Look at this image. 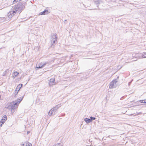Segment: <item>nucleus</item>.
Wrapping results in <instances>:
<instances>
[{
    "label": "nucleus",
    "instance_id": "7",
    "mask_svg": "<svg viewBox=\"0 0 146 146\" xmlns=\"http://www.w3.org/2000/svg\"><path fill=\"white\" fill-rule=\"evenodd\" d=\"M46 63H43L41 62L40 63L37 64L36 65V68H40L44 67L46 65Z\"/></svg>",
    "mask_w": 146,
    "mask_h": 146
},
{
    "label": "nucleus",
    "instance_id": "9",
    "mask_svg": "<svg viewBox=\"0 0 146 146\" xmlns=\"http://www.w3.org/2000/svg\"><path fill=\"white\" fill-rule=\"evenodd\" d=\"M22 84H20L17 86L15 90V92L17 91V92H16V94H17L18 92L20 90L21 88L22 87Z\"/></svg>",
    "mask_w": 146,
    "mask_h": 146
},
{
    "label": "nucleus",
    "instance_id": "15",
    "mask_svg": "<svg viewBox=\"0 0 146 146\" xmlns=\"http://www.w3.org/2000/svg\"><path fill=\"white\" fill-rule=\"evenodd\" d=\"M60 105H58L54 107L53 108L54 109V110H55V111H56L60 107Z\"/></svg>",
    "mask_w": 146,
    "mask_h": 146
},
{
    "label": "nucleus",
    "instance_id": "26",
    "mask_svg": "<svg viewBox=\"0 0 146 146\" xmlns=\"http://www.w3.org/2000/svg\"><path fill=\"white\" fill-rule=\"evenodd\" d=\"M30 133L29 131H28L27 132V134H28Z\"/></svg>",
    "mask_w": 146,
    "mask_h": 146
},
{
    "label": "nucleus",
    "instance_id": "29",
    "mask_svg": "<svg viewBox=\"0 0 146 146\" xmlns=\"http://www.w3.org/2000/svg\"><path fill=\"white\" fill-rule=\"evenodd\" d=\"M133 55H132L133 56H132V57H133V56H133Z\"/></svg>",
    "mask_w": 146,
    "mask_h": 146
},
{
    "label": "nucleus",
    "instance_id": "10",
    "mask_svg": "<svg viewBox=\"0 0 146 146\" xmlns=\"http://www.w3.org/2000/svg\"><path fill=\"white\" fill-rule=\"evenodd\" d=\"M22 145L23 146H32V144L28 142L24 143Z\"/></svg>",
    "mask_w": 146,
    "mask_h": 146
},
{
    "label": "nucleus",
    "instance_id": "19",
    "mask_svg": "<svg viewBox=\"0 0 146 146\" xmlns=\"http://www.w3.org/2000/svg\"><path fill=\"white\" fill-rule=\"evenodd\" d=\"M143 58H146V52L144 53L142 56Z\"/></svg>",
    "mask_w": 146,
    "mask_h": 146
},
{
    "label": "nucleus",
    "instance_id": "27",
    "mask_svg": "<svg viewBox=\"0 0 146 146\" xmlns=\"http://www.w3.org/2000/svg\"><path fill=\"white\" fill-rule=\"evenodd\" d=\"M141 114V113L140 112V113H139V114H137V115H138V114Z\"/></svg>",
    "mask_w": 146,
    "mask_h": 146
},
{
    "label": "nucleus",
    "instance_id": "20",
    "mask_svg": "<svg viewBox=\"0 0 146 146\" xmlns=\"http://www.w3.org/2000/svg\"><path fill=\"white\" fill-rule=\"evenodd\" d=\"M5 121L3 120H2L1 119V121H0V122L2 123V124H4Z\"/></svg>",
    "mask_w": 146,
    "mask_h": 146
},
{
    "label": "nucleus",
    "instance_id": "5",
    "mask_svg": "<svg viewBox=\"0 0 146 146\" xmlns=\"http://www.w3.org/2000/svg\"><path fill=\"white\" fill-rule=\"evenodd\" d=\"M15 7V8L16 9H17V11L19 10L20 11L24 8V4L22 3L18 4Z\"/></svg>",
    "mask_w": 146,
    "mask_h": 146
},
{
    "label": "nucleus",
    "instance_id": "6",
    "mask_svg": "<svg viewBox=\"0 0 146 146\" xmlns=\"http://www.w3.org/2000/svg\"><path fill=\"white\" fill-rule=\"evenodd\" d=\"M48 84L49 86L52 87L53 85H55L56 82L55 79L54 78H51Z\"/></svg>",
    "mask_w": 146,
    "mask_h": 146
},
{
    "label": "nucleus",
    "instance_id": "12",
    "mask_svg": "<svg viewBox=\"0 0 146 146\" xmlns=\"http://www.w3.org/2000/svg\"><path fill=\"white\" fill-rule=\"evenodd\" d=\"M49 12H48V11L47 10H44L43 12H40L39 13V15H44L45 14H48Z\"/></svg>",
    "mask_w": 146,
    "mask_h": 146
},
{
    "label": "nucleus",
    "instance_id": "21",
    "mask_svg": "<svg viewBox=\"0 0 146 146\" xmlns=\"http://www.w3.org/2000/svg\"><path fill=\"white\" fill-rule=\"evenodd\" d=\"M17 0H15L13 1V3H15L17 2Z\"/></svg>",
    "mask_w": 146,
    "mask_h": 146
},
{
    "label": "nucleus",
    "instance_id": "4",
    "mask_svg": "<svg viewBox=\"0 0 146 146\" xmlns=\"http://www.w3.org/2000/svg\"><path fill=\"white\" fill-rule=\"evenodd\" d=\"M57 38L56 34L53 33L52 35L51 40V46H54V44H55Z\"/></svg>",
    "mask_w": 146,
    "mask_h": 146
},
{
    "label": "nucleus",
    "instance_id": "11",
    "mask_svg": "<svg viewBox=\"0 0 146 146\" xmlns=\"http://www.w3.org/2000/svg\"><path fill=\"white\" fill-rule=\"evenodd\" d=\"M19 74V73L17 72H14L12 74V77L13 78H15Z\"/></svg>",
    "mask_w": 146,
    "mask_h": 146
},
{
    "label": "nucleus",
    "instance_id": "22",
    "mask_svg": "<svg viewBox=\"0 0 146 146\" xmlns=\"http://www.w3.org/2000/svg\"><path fill=\"white\" fill-rule=\"evenodd\" d=\"M131 54H129V57L130 58H131Z\"/></svg>",
    "mask_w": 146,
    "mask_h": 146
},
{
    "label": "nucleus",
    "instance_id": "25",
    "mask_svg": "<svg viewBox=\"0 0 146 146\" xmlns=\"http://www.w3.org/2000/svg\"><path fill=\"white\" fill-rule=\"evenodd\" d=\"M139 103V102H137V105L139 106V105L138 104V103Z\"/></svg>",
    "mask_w": 146,
    "mask_h": 146
},
{
    "label": "nucleus",
    "instance_id": "23",
    "mask_svg": "<svg viewBox=\"0 0 146 146\" xmlns=\"http://www.w3.org/2000/svg\"><path fill=\"white\" fill-rule=\"evenodd\" d=\"M3 124H2V123H1L0 122V127H2V125Z\"/></svg>",
    "mask_w": 146,
    "mask_h": 146
},
{
    "label": "nucleus",
    "instance_id": "3",
    "mask_svg": "<svg viewBox=\"0 0 146 146\" xmlns=\"http://www.w3.org/2000/svg\"><path fill=\"white\" fill-rule=\"evenodd\" d=\"M118 81L117 80L115 79L111 82L109 84L110 88H115L117 86V83Z\"/></svg>",
    "mask_w": 146,
    "mask_h": 146
},
{
    "label": "nucleus",
    "instance_id": "1",
    "mask_svg": "<svg viewBox=\"0 0 146 146\" xmlns=\"http://www.w3.org/2000/svg\"><path fill=\"white\" fill-rule=\"evenodd\" d=\"M23 98V97H21L18 98L17 100L12 102L8 103L5 108L7 109H11V113H13L15 112V110L17 108L19 104Z\"/></svg>",
    "mask_w": 146,
    "mask_h": 146
},
{
    "label": "nucleus",
    "instance_id": "30",
    "mask_svg": "<svg viewBox=\"0 0 146 146\" xmlns=\"http://www.w3.org/2000/svg\"><path fill=\"white\" fill-rule=\"evenodd\" d=\"M1 96L0 95V99H1Z\"/></svg>",
    "mask_w": 146,
    "mask_h": 146
},
{
    "label": "nucleus",
    "instance_id": "17",
    "mask_svg": "<svg viewBox=\"0 0 146 146\" xmlns=\"http://www.w3.org/2000/svg\"><path fill=\"white\" fill-rule=\"evenodd\" d=\"M90 119L91 120V122L92 121V120H94L96 119V118L95 117H90Z\"/></svg>",
    "mask_w": 146,
    "mask_h": 146
},
{
    "label": "nucleus",
    "instance_id": "16",
    "mask_svg": "<svg viewBox=\"0 0 146 146\" xmlns=\"http://www.w3.org/2000/svg\"><path fill=\"white\" fill-rule=\"evenodd\" d=\"M140 102L142 103H146V100H140Z\"/></svg>",
    "mask_w": 146,
    "mask_h": 146
},
{
    "label": "nucleus",
    "instance_id": "8",
    "mask_svg": "<svg viewBox=\"0 0 146 146\" xmlns=\"http://www.w3.org/2000/svg\"><path fill=\"white\" fill-rule=\"evenodd\" d=\"M55 110L53 108L51 110H50L48 112V114L49 115H54L55 114Z\"/></svg>",
    "mask_w": 146,
    "mask_h": 146
},
{
    "label": "nucleus",
    "instance_id": "13",
    "mask_svg": "<svg viewBox=\"0 0 146 146\" xmlns=\"http://www.w3.org/2000/svg\"><path fill=\"white\" fill-rule=\"evenodd\" d=\"M84 121H85L87 123H88L91 122L90 118V119L88 118H85L84 119Z\"/></svg>",
    "mask_w": 146,
    "mask_h": 146
},
{
    "label": "nucleus",
    "instance_id": "28",
    "mask_svg": "<svg viewBox=\"0 0 146 146\" xmlns=\"http://www.w3.org/2000/svg\"><path fill=\"white\" fill-rule=\"evenodd\" d=\"M136 60H132V61H136Z\"/></svg>",
    "mask_w": 146,
    "mask_h": 146
},
{
    "label": "nucleus",
    "instance_id": "18",
    "mask_svg": "<svg viewBox=\"0 0 146 146\" xmlns=\"http://www.w3.org/2000/svg\"><path fill=\"white\" fill-rule=\"evenodd\" d=\"M54 146H62V145L60 143H58L55 145Z\"/></svg>",
    "mask_w": 146,
    "mask_h": 146
},
{
    "label": "nucleus",
    "instance_id": "24",
    "mask_svg": "<svg viewBox=\"0 0 146 146\" xmlns=\"http://www.w3.org/2000/svg\"><path fill=\"white\" fill-rule=\"evenodd\" d=\"M17 92V91L16 92H15V94L16 95V94H16V92Z\"/></svg>",
    "mask_w": 146,
    "mask_h": 146
},
{
    "label": "nucleus",
    "instance_id": "14",
    "mask_svg": "<svg viewBox=\"0 0 146 146\" xmlns=\"http://www.w3.org/2000/svg\"><path fill=\"white\" fill-rule=\"evenodd\" d=\"M7 119V117L6 115H4L2 118V120H3L6 121Z\"/></svg>",
    "mask_w": 146,
    "mask_h": 146
},
{
    "label": "nucleus",
    "instance_id": "2",
    "mask_svg": "<svg viewBox=\"0 0 146 146\" xmlns=\"http://www.w3.org/2000/svg\"><path fill=\"white\" fill-rule=\"evenodd\" d=\"M15 8V7H13L10 10V11L7 14V16L9 18H11L13 17L16 14V12L18 11L17 9Z\"/></svg>",
    "mask_w": 146,
    "mask_h": 146
}]
</instances>
